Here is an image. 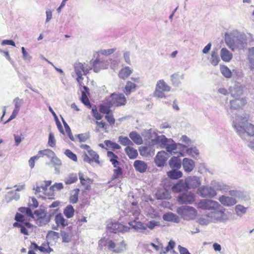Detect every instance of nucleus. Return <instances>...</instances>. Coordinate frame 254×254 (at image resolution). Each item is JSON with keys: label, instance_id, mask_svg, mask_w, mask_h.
<instances>
[{"label": "nucleus", "instance_id": "32", "mask_svg": "<svg viewBox=\"0 0 254 254\" xmlns=\"http://www.w3.org/2000/svg\"><path fill=\"white\" fill-rule=\"evenodd\" d=\"M169 165L170 167L174 169H178L181 167V160L178 157H172L170 161Z\"/></svg>", "mask_w": 254, "mask_h": 254}, {"label": "nucleus", "instance_id": "42", "mask_svg": "<svg viewBox=\"0 0 254 254\" xmlns=\"http://www.w3.org/2000/svg\"><path fill=\"white\" fill-rule=\"evenodd\" d=\"M59 238V233L53 231H49L46 236L47 241H49L50 242L52 241H56Z\"/></svg>", "mask_w": 254, "mask_h": 254}, {"label": "nucleus", "instance_id": "15", "mask_svg": "<svg viewBox=\"0 0 254 254\" xmlns=\"http://www.w3.org/2000/svg\"><path fill=\"white\" fill-rule=\"evenodd\" d=\"M13 225L15 227L20 228V232L25 235H28L29 231L32 230L33 227L32 225L28 222L23 223L15 222Z\"/></svg>", "mask_w": 254, "mask_h": 254}, {"label": "nucleus", "instance_id": "1", "mask_svg": "<svg viewBox=\"0 0 254 254\" xmlns=\"http://www.w3.org/2000/svg\"><path fill=\"white\" fill-rule=\"evenodd\" d=\"M98 246L101 249L107 247L109 251L116 254L122 253L127 249L126 241L121 236L115 237L112 239L103 237L99 241Z\"/></svg>", "mask_w": 254, "mask_h": 254}, {"label": "nucleus", "instance_id": "18", "mask_svg": "<svg viewBox=\"0 0 254 254\" xmlns=\"http://www.w3.org/2000/svg\"><path fill=\"white\" fill-rule=\"evenodd\" d=\"M79 179L81 185L84 187L85 190L90 189L91 185L93 184V180L87 177H84L83 174L79 172L78 173Z\"/></svg>", "mask_w": 254, "mask_h": 254}, {"label": "nucleus", "instance_id": "5", "mask_svg": "<svg viewBox=\"0 0 254 254\" xmlns=\"http://www.w3.org/2000/svg\"><path fill=\"white\" fill-rule=\"evenodd\" d=\"M33 218L39 226L45 225L50 221V218L45 210L38 209L35 211Z\"/></svg>", "mask_w": 254, "mask_h": 254}, {"label": "nucleus", "instance_id": "30", "mask_svg": "<svg viewBox=\"0 0 254 254\" xmlns=\"http://www.w3.org/2000/svg\"><path fill=\"white\" fill-rule=\"evenodd\" d=\"M137 87V85L131 81H127L125 87V93L126 95H130L131 92L134 91Z\"/></svg>", "mask_w": 254, "mask_h": 254}, {"label": "nucleus", "instance_id": "53", "mask_svg": "<svg viewBox=\"0 0 254 254\" xmlns=\"http://www.w3.org/2000/svg\"><path fill=\"white\" fill-rule=\"evenodd\" d=\"M81 100L82 102L86 106H89L91 107V104L89 99L84 91L82 92Z\"/></svg>", "mask_w": 254, "mask_h": 254}, {"label": "nucleus", "instance_id": "29", "mask_svg": "<svg viewBox=\"0 0 254 254\" xmlns=\"http://www.w3.org/2000/svg\"><path fill=\"white\" fill-rule=\"evenodd\" d=\"M113 107L110 105V101L109 100H107L105 104L101 105L99 106V111L100 113L105 114L106 115L108 114L111 112L110 108Z\"/></svg>", "mask_w": 254, "mask_h": 254}, {"label": "nucleus", "instance_id": "43", "mask_svg": "<svg viewBox=\"0 0 254 254\" xmlns=\"http://www.w3.org/2000/svg\"><path fill=\"white\" fill-rule=\"evenodd\" d=\"M77 181V176L76 174H70L64 180L66 185H69L75 183Z\"/></svg>", "mask_w": 254, "mask_h": 254}, {"label": "nucleus", "instance_id": "64", "mask_svg": "<svg viewBox=\"0 0 254 254\" xmlns=\"http://www.w3.org/2000/svg\"><path fill=\"white\" fill-rule=\"evenodd\" d=\"M39 158L38 155L33 156L29 160V165L31 169L33 168L35 166V161L36 160H38Z\"/></svg>", "mask_w": 254, "mask_h": 254}, {"label": "nucleus", "instance_id": "47", "mask_svg": "<svg viewBox=\"0 0 254 254\" xmlns=\"http://www.w3.org/2000/svg\"><path fill=\"white\" fill-rule=\"evenodd\" d=\"M163 218L164 220L168 221H176L178 218V216L176 214L171 212L164 214Z\"/></svg>", "mask_w": 254, "mask_h": 254}, {"label": "nucleus", "instance_id": "13", "mask_svg": "<svg viewBox=\"0 0 254 254\" xmlns=\"http://www.w3.org/2000/svg\"><path fill=\"white\" fill-rule=\"evenodd\" d=\"M247 103L246 99L243 98H236L230 101V107L234 110L242 109Z\"/></svg>", "mask_w": 254, "mask_h": 254}, {"label": "nucleus", "instance_id": "55", "mask_svg": "<svg viewBox=\"0 0 254 254\" xmlns=\"http://www.w3.org/2000/svg\"><path fill=\"white\" fill-rule=\"evenodd\" d=\"M19 210L21 212L25 213L27 216L31 217L32 218L33 217V214L32 213L31 209L29 208L21 207L19 208Z\"/></svg>", "mask_w": 254, "mask_h": 254}, {"label": "nucleus", "instance_id": "62", "mask_svg": "<svg viewBox=\"0 0 254 254\" xmlns=\"http://www.w3.org/2000/svg\"><path fill=\"white\" fill-rule=\"evenodd\" d=\"M116 50V49H109L107 50H102L99 51V54L103 55H110L113 54Z\"/></svg>", "mask_w": 254, "mask_h": 254}, {"label": "nucleus", "instance_id": "6", "mask_svg": "<svg viewBox=\"0 0 254 254\" xmlns=\"http://www.w3.org/2000/svg\"><path fill=\"white\" fill-rule=\"evenodd\" d=\"M176 211L178 214L185 219H191L196 215V210L193 207L189 206L178 207Z\"/></svg>", "mask_w": 254, "mask_h": 254}, {"label": "nucleus", "instance_id": "2", "mask_svg": "<svg viewBox=\"0 0 254 254\" xmlns=\"http://www.w3.org/2000/svg\"><path fill=\"white\" fill-rule=\"evenodd\" d=\"M248 117H241L234 125V127L239 132H246L250 136H254V125L248 122Z\"/></svg>", "mask_w": 254, "mask_h": 254}, {"label": "nucleus", "instance_id": "31", "mask_svg": "<svg viewBox=\"0 0 254 254\" xmlns=\"http://www.w3.org/2000/svg\"><path fill=\"white\" fill-rule=\"evenodd\" d=\"M125 151L128 157L131 159L136 158L138 155L137 150L131 146H127L126 147Z\"/></svg>", "mask_w": 254, "mask_h": 254}, {"label": "nucleus", "instance_id": "48", "mask_svg": "<svg viewBox=\"0 0 254 254\" xmlns=\"http://www.w3.org/2000/svg\"><path fill=\"white\" fill-rule=\"evenodd\" d=\"M79 189H75L74 190V194L70 195L69 197V201L72 203H75L77 202L78 199V194L79 193Z\"/></svg>", "mask_w": 254, "mask_h": 254}, {"label": "nucleus", "instance_id": "3", "mask_svg": "<svg viewBox=\"0 0 254 254\" xmlns=\"http://www.w3.org/2000/svg\"><path fill=\"white\" fill-rule=\"evenodd\" d=\"M109 100L111 106L117 107L125 106L127 103V98L123 93H112Z\"/></svg>", "mask_w": 254, "mask_h": 254}, {"label": "nucleus", "instance_id": "28", "mask_svg": "<svg viewBox=\"0 0 254 254\" xmlns=\"http://www.w3.org/2000/svg\"><path fill=\"white\" fill-rule=\"evenodd\" d=\"M130 139L135 144L140 145L143 143V140L141 136L136 131H132L129 134Z\"/></svg>", "mask_w": 254, "mask_h": 254}, {"label": "nucleus", "instance_id": "14", "mask_svg": "<svg viewBox=\"0 0 254 254\" xmlns=\"http://www.w3.org/2000/svg\"><path fill=\"white\" fill-rule=\"evenodd\" d=\"M63 241L64 242H69L74 235L73 227L70 226L67 227L64 230L61 232Z\"/></svg>", "mask_w": 254, "mask_h": 254}, {"label": "nucleus", "instance_id": "8", "mask_svg": "<svg viewBox=\"0 0 254 254\" xmlns=\"http://www.w3.org/2000/svg\"><path fill=\"white\" fill-rule=\"evenodd\" d=\"M219 206L220 204L218 202L209 199L201 200L197 204V207L203 210H215Z\"/></svg>", "mask_w": 254, "mask_h": 254}, {"label": "nucleus", "instance_id": "63", "mask_svg": "<svg viewBox=\"0 0 254 254\" xmlns=\"http://www.w3.org/2000/svg\"><path fill=\"white\" fill-rule=\"evenodd\" d=\"M116 50V49H109L107 50H102L99 51V54L103 55H110L113 54Z\"/></svg>", "mask_w": 254, "mask_h": 254}, {"label": "nucleus", "instance_id": "39", "mask_svg": "<svg viewBox=\"0 0 254 254\" xmlns=\"http://www.w3.org/2000/svg\"><path fill=\"white\" fill-rule=\"evenodd\" d=\"M108 227L110 229L111 232L116 233L122 231L123 225L118 223H115L111 224V226Z\"/></svg>", "mask_w": 254, "mask_h": 254}, {"label": "nucleus", "instance_id": "60", "mask_svg": "<svg viewBox=\"0 0 254 254\" xmlns=\"http://www.w3.org/2000/svg\"><path fill=\"white\" fill-rule=\"evenodd\" d=\"M157 141L163 145V147H165L169 142V140L164 135L160 137H158L157 138Z\"/></svg>", "mask_w": 254, "mask_h": 254}, {"label": "nucleus", "instance_id": "40", "mask_svg": "<svg viewBox=\"0 0 254 254\" xmlns=\"http://www.w3.org/2000/svg\"><path fill=\"white\" fill-rule=\"evenodd\" d=\"M104 143L109 149L113 150L115 149H120L121 148V146L119 144L114 142L110 140H106L104 141Z\"/></svg>", "mask_w": 254, "mask_h": 254}, {"label": "nucleus", "instance_id": "24", "mask_svg": "<svg viewBox=\"0 0 254 254\" xmlns=\"http://www.w3.org/2000/svg\"><path fill=\"white\" fill-rule=\"evenodd\" d=\"M221 59L225 62H229L232 59V54L226 48H223L220 51Z\"/></svg>", "mask_w": 254, "mask_h": 254}, {"label": "nucleus", "instance_id": "38", "mask_svg": "<svg viewBox=\"0 0 254 254\" xmlns=\"http://www.w3.org/2000/svg\"><path fill=\"white\" fill-rule=\"evenodd\" d=\"M95 124L96 125V131H100L101 130H103L105 132H107V125L104 121L103 120L101 121H97L95 122Z\"/></svg>", "mask_w": 254, "mask_h": 254}, {"label": "nucleus", "instance_id": "56", "mask_svg": "<svg viewBox=\"0 0 254 254\" xmlns=\"http://www.w3.org/2000/svg\"><path fill=\"white\" fill-rule=\"evenodd\" d=\"M48 145L51 147H54L56 145V140L53 133L50 132L49 135Z\"/></svg>", "mask_w": 254, "mask_h": 254}, {"label": "nucleus", "instance_id": "21", "mask_svg": "<svg viewBox=\"0 0 254 254\" xmlns=\"http://www.w3.org/2000/svg\"><path fill=\"white\" fill-rule=\"evenodd\" d=\"M219 201L224 205L232 206L235 205L237 201L233 197L222 195L219 198Z\"/></svg>", "mask_w": 254, "mask_h": 254}, {"label": "nucleus", "instance_id": "19", "mask_svg": "<svg viewBox=\"0 0 254 254\" xmlns=\"http://www.w3.org/2000/svg\"><path fill=\"white\" fill-rule=\"evenodd\" d=\"M54 221L57 227L59 228L63 229L68 225L67 221L64 219L61 213L55 216Z\"/></svg>", "mask_w": 254, "mask_h": 254}, {"label": "nucleus", "instance_id": "11", "mask_svg": "<svg viewBox=\"0 0 254 254\" xmlns=\"http://www.w3.org/2000/svg\"><path fill=\"white\" fill-rule=\"evenodd\" d=\"M199 195L203 197H213L216 195V191L211 187L203 186L199 190Z\"/></svg>", "mask_w": 254, "mask_h": 254}, {"label": "nucleus", "instance_id": "49", "mask_svg": "<svg viewBox=\"0 0 254 254\" xmlns=\"http://www.w3.org/2000/svg\"><path fill=\"white\" fill-rule=\"evenodd\" d=\"M105 119L111 127H113L114 126L116 120L114 117L113 114L112 112L106 115L105 116Z\"/></svg>", "mask_w": 254, "mask_h": 254}, {"label": "nucleus", "instance_id": "27", "mask_svg": "<svg viewBox=\"0 0 254 254\" xmlns=\"http://www.w3.org/2000/svg\"><path fill=\"white\" fill-rule=\"evenodd\" d=\"M107 157L109 158L110 161L111 162L114 167L119 166L120 163L118 161L119 157L112 151L107 152Z\"/></svg>", "mask_w": 254, "mask_h": 254}, {"label": "nucleus", "instance_id": "25", "mask_svg": "<svg viewBox=\"0 0 254 254\" xmlns=\"http://www.w3.org/2000/svg\"><path fill=\"white\" fill-rule=\"evenodd\" d=\"M155 196L157 199H166L170 198V194L167 190L164 189H160L157 190Z\"/></svg>", "mask_w": 254, "mask_h": 254}, {"label": "nucleus", "instance_id": "4", "mask_svg": "<svg viewBox=\"0 0 254 254\" xmlns=\"http://www.w3.org/2000/svg\"><path fill=\"white\" fill-rule=\"evenodd\" d=\"M90 64L92 65L93 71L98 72L102 69H105L108 68L109 62L106 59L100 58L99 55L95 60H91Z\"/></svg>", "mask_w": 254, "mask_h": 254}, {"label": "nucleus", "instance_id": "10", "mask_svg": "<svg viewBox=\"0 0 254 254\" xmlns=\"http://www.w3.org/2000/svg\"><path fill=\"white\" fill-rule=\"evenodd\" d=\"M88 154L84 153L83 156V160L88 163H91L93 161L97 164L100 163L98 154L92 149L88 150Z\"/></svg>", "mask_w": 254, "mask_h": 254}, {"label": "nucleus", "instance_id": "51", "mask_svg": "<svg viewBox=\"0 0 254 254\" xmlns=\"http://www.w3.org/2000/svg\"><path fill=\"white\" fill-rule=\"evenodd\" d=\"M64 154L69 158H70L71 160H73V161L77 162V156L75 154L73 153L69 149H66L64 151Z\"/></svg>", "mask_w": 254, "mask_h": 254}, {"label": "nucleus", "instance_id": "58", "mask_svg": "<svg viewBox=\"0 0 254 254\" xmlns=\"http://www.w3.org/2000/svg\"><path fill=\"white\" fill-rule=\"evenodd\" d=\"M165 148L167 151L170 153L172 152L174 150H176L177 148V145L175 143L173 142L171 144H169V143L165 146Z\"/></svg>", "mask_w": 254, "mask_h": 254}, {"label": "nucleus", "instance_id": "59", "mask_svg": "<svg viewBox=\"0 0 254 254\" xmlns=\"http://www.w3.org/2000/svg\"><path fill=\"white\" fill-rule=\"evenodd\" d=\"M92 113L93 116L97 121H99L102 119V116L100 113L98 112L96 108H92Z\"/></svg>", "mask_w": 254, "mask_h": 254}, {"label": "nucleus", "instance_id": "57", "mask_svg": "<svg viewBox=\"0 0 254 254\" xmlns=\"http://www.w3.org/2000/svg\"><path fill=\"white\" fill-rule=\"evenodd\" d=\"M77 75V78H76V80L77 81V82L78 83L79 86H83V89H84V90L85 91H87L88 90V88L84 86V85H83V83H82V80L83 79V77L82 76V74H80V75L79 74H76Z\"/></svg>", "mask_w": 254, "mask_h": 254}, {"label": "nucleus", "instance_id": "7", "mask_svg": "<svg viewBox=\"0 0 254 254\" xmlns=\"http://www.w3.org/2000/svg\"><path fill=\"white\" fill-rule=\"evenodd\" d=\"M171 87L164 81V80H159L156 85L154 95L158 98H165V92H169Z\"/></svg>", "mask_w": 254, "mask_h": 254}, {"label": "nucleus", "instance_id": "36", "mask_svg": "<svg viewBox=\"0 0 254 254\" xmlns=\"http://www.w3.org/2000/svg\"><path fill=\"white\" fill-rule=\"evenodd\" d=\"M64 214L67 218H72L74 215V209L71 205H67L64 210Z\"/></svg>", "mask_w": 254, "mask_h": 254}, {"label": "nucleus", "instance_id": "16", "mask_svg": "<svg viewBox=\"0 0 254 254\" xmlns=\"http://www.w3.org/2000/svg\"><path fill=\"white\" fill-rule=\"evenodd\" d=\"M74 68L76 74H82L86 75L88 73L89 71L92 69L91 67H87L85 64L81 63H76L74 65Z\"/></svg>", "mask_w": 254, "mask_h": 254}, {"label": "nucleus", "instance_id": "23", "mask_svg": "<svg viewBox=\"0 0 254 254\" xmlns=\"http://www.w3.org/2000/svg\"><path fill=\"white\" fill-rule=\"evenodd\" d=\"M187 189V185L185 181L184 182L183 180H181L179 181L178 183L174 185L172 188V190L174 192L178 193L183 191Z\"/></svg>", "mask_w": 254, "mask_h": 254}, {"label": "nucleus", "instance_id": "50", "mask_svg": "<svg viewBox=\"0 0 254 254\" xmlns=\"http://www.w3.org/2000/svg\"><path fill=\"white\" fill-rule=\"evenodd\" d=\"M19 108H20L19 105L18 104V103H16L15 104V108H14V110L13 111V112H12L11 115L10 116L9 118L5 122V123H8L11 120L16 118V117L18 113V111L19 110Z\"/></svg>", "mask_w": 254, "mask_h": 254}, {"label": "nucleus", "instance_id": "34", "mask_svg": "<svg viewBox=\"0 0 254 254\" xmlns=\"http://www.w3.org/2000/svg\"><path fill=\"white\" fill-rule=\"evenodd\" d=\"M176 245L175 242L173 240H170L168 246L163 248V246L161 244V249H162L160 254H166L169 251L174 249Z\"/></svg>", "mask_w": 254, "mask_h": 254}, {"label": "nucleus", "instance_id": "52", "mask_svg": "<svg viewBox=\"0 0 254 254\" xmlns=\"http://www.w3.org/2000/svg\"><path fill=\"white\" fill-rule=\"evenodd\" d=\"M116 168L113 171L114 173L112 176V180L118 179L120 176L122 175L123 173L122 169L120 167L118 166V167Z\"/></svg>", "mask_w": 254, "mask_h": 254}, {"label": "nucleus", "instance_id": "45", "mask_svg": "<svg viewBox=\"0 0 254 254\" xmlns=\"http://www.w3.org/2000/svg\"><path fill=\"white\" fill-rule=\"evenodd\" d=\"M119 141L124 146H129L133 145L132 142L127 136H120L119 137Z\"/></svg>", "mask_w": 254, "mask_h": 254}, {"label": "nucleus", "instance_id": "44", "mask_svg": "<svg viewBox=\"0 0 254 254\" xmlns=\"http://www.w3.org/2000/svg\"><path fill=\"white\" fill-rule=\"evenodd\" d=\"M221 73L226 78H230L232 75V72L229 68L226 65H220Z\"/></svg>", "mask_w": 254, "mask_h": 254}, {"label": "nucleus", "instance_id": "35", "mask_svg": "<svg viewBox=\"0 0 254 254\" xmlns=\"http://www.w3.org/2000/svg\"><path fill=\"white\" fill-rule=\"evenodd\" d=\"M34 247L36 249H38L40 251L46 253H50L52 249L50 247L48 243H44L41 246H38L36 244H34Z\"/></svg>", "mask_w": 254, "mask_h": 254}, {"label": "nucleus", "instance_id": "26", "mask_svg": "<svg viewBox=\"0 0 254 254\" xmlns=\"http://www.w3.org/2000/svg\"><path fill=\"white\" fill-rule=\"evenodd\" d=\"M132 70L128 66L122 68L119 72V77L123 79L128 78L132 73Z\"/></svg>", "mask_w": 254, "mask_h": 254}, {"label": "nucleus", "instance_id": "54", "mask_svg": "<svg viewBox=\"0 0 254 254\" xmlns=\"http://www.w3.org/2000/svg\"><path fill=\"white\" fill-rule=\"evenodd\" d=\"M249 59L252 67H254V47L252 48L249 50Z\"/></svg>", "mask_w": 254, "mask_h": 254}, {"label": "nucleus", "instance_id": "9", "mask_svg": "<svg viewBox=\"0 0 254 254\" xmlns=\"http://www.w3.org/2000/svg\"><path fill=\"white\" fill-rule=\"evenodd\" d=\"M177 200L181 204H191L194 201L195 197L193 193L187 192L179 195Z\"/></svg>", "mask_w": 254, "mask_h": 254}, {"label": "nucleus", "instance_id": "37", "mask_svg": "<svg viewBox=\"0 0 254 254\" xmlns=\"http://www.w3.org/2000/svg\"><path fill=\"white\" fill-rule=\"evenodd\" d=\"M183 174L180 171L172 170L167 172V176L172 179H178L182 177Z\"/></svg>", "mask_w": 254, "mask_h": 254}, {"label": "nucleus", "instance_id": "12", "mask_svg": "<svg viewBox=\"0 0 254 254\" xmlns=\"http://www.w3.org/2000/svg\"><path fill=\"white\" fill-rule=\"evenodd\" d=\"M185 183L188 189H195L200 185L199 179L196 176H190L185 179Z\"/></svg>", "mask_w": 254, "mask_h": 254}, {"label": "nucleus", "instance_id": "46", "mask_svg": "<svg viewBox=\"0 0 254 254\" xmlns=\"http://www.w3.org/2000/svg\"><path fill=\"white\" fill-rule=\"evenodd\" d=\"M210 61L211 64L214 66L218 65L220 61V59L216 52H212Z\"/></svg>", "mask_w": 254, "mask_h": 254}, {"label": "nucleus", "instance_id": "17", "mask_svg": "<svg viewBox=\"0 0 254 254\" xmlns=\"http://www.w3.org/2000/svg\"><path fill=\"white\" fill-rule=\"evenodd\" d=\"M167 154L164 151H159L157 153L155 158V162L158 167L164 166L167 160Z\"/></svg>", "mask_w": 254, "mask_h": 254}, {"label": "nucleus", "instance_id": "22", "mask_svg": "<svg viewBox=\"0 0 254 254\" xmlns=\"http://www.w3.org/2000/svg\"><path fill=\"white\" fill-rule=\"evenodd\" d=\"M194 162L190 159L185 158L183 160V166L187 172H191L194 167Z\"/></svg>", "mask_w": 254, "mask_h": 254}, {"label": "nucleus", "instance_id": "61", "mask_svg": "<svg viewBox=\"0 0 254 254\" xmlns=\"http://www.w3.org/2000/svg\"><path fill=\"white\" fill-rule=\"evenodd\" d=\"M15 220L17 221L16 222L23 223H25L24 221V216L20 213H17L15 216Z\"/></svg>", "mask_w": 254, "mask_h": 254}, {"label": "nucleus", "instance_id": "33", "mask_svg": "<svg viewBox=\"0 0 254 254\" xmlns=\"http://www.w3.org/2000/svg\"><path fill=\"white\" fill-rule=\"evenodd\" d=\"M37 155L39 158L43 157L44 156H46L49 158H53L55 156V153L53 151L49 149H46L42 150H40Z\"/></svg>", "mask_w": 254, "mask_h": 254}, {"label": "nucleus", "instance_id": "41", "mask_svg": "<svg viewBox=\"0 0 254 254\" xmlns=\"http://www.w3.org/2000/svg\"><path fill=\"white\" fill-rule=\"evenodd\" d=\"M225 41L227 46L233 51L235 48V41L233 38L230 35H226L225 38Z\"/></svg>", "mask_w": 254, "mask_h": 254}, {"label": "nucleus", "instance_id": "20", "mask_svg": "<svg viewBox=\"0 0 254 254\" xmlns=\"http://www.w3.org/2000/svg\"><path fill=\"white\" fill-rule=\"evenodd\" d=\"M133 166L135 170L140 173L145 172L147 169V164L145 162L139 160L134 162Z\"/></svg>", "mask_w": 254, "mask_h": 254}]
</instances>
